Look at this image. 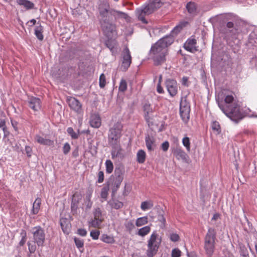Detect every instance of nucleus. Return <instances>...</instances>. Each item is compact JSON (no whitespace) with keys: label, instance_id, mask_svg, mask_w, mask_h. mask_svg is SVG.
Instances as JSON below:
<instances>
[{"label":"nucleus","instance_id":"nucleus-34","mask_svg":"<svg viewBox=\"0 0 257 257\" xmlns=\"http://www.w3.org/2000/svg\"><path fill=\"white\" fill-rule=\"evenodd\" d=\"M43 27L41 25L36 27L35 29V34L37 38L40 41H42L44 39L43 35Z\"/></svg>","mask_w":257,"mask_h":257},{"label":"nucleus","instance_id":"nucleus-10","mask_svg":"<svg viewBox=\"0 0 257 257\" xmlns=\"http://www.w3.org/2000/svg\"><path fill=\"white\" fill-rule=\"evenodd\" d=\"M166 86L171 96L176 95L178 92V86L176 80L169 79L166 81Z\"/></svg>","mask_w":257,"mask_h":257},{"label":"nucleus","instance_id":"nucleus-22","mask_svg":"<svg viewBox=\"0 0 257 257\" xmlns=\"http://www.w3.org/2000/svg\"><path fill=\"white\" fill-rule=\"evenodd\" d=\"M186 9L188 13L193 16L197 15L198 13L197 6L194 2L188 3L186 5Z\"/></svg>","mask_w":257,"mask_h":257},{"label":"nucleus","instance_id":"nucleus-54","mask_svg":"<svg viewBox=\"0 0 257 257\" xmlns=\"http://www.w3.org/2000/svg\"><path fill=\"white\" fill-rule=\"evenodd\" d=\"M161 149L164 152L168 151L169 147V143L168 141H165L161 145Z\"/></svg>","mask_w":257,"mask_h":257},{"label":"nucleus","instance_id":"nucleus-59","mask_svg":"<svg viewBox=\"0 0 257 257\" xmlns=\"http://www.w3.org/2000/svg\"><path fill=\"white\" fill-rule=\"evenodd\" d=\"M25 150L27 153V155L28 157H31V153H32V149L29 146H26Z\"/></svg>","mask_w":257,"mask_h":257},{"label":"nucleus","instance_id":"nucleus-9","mask_svg":"<svg viewBox=\"0 0 257 257\" xmlns=\"http://www.w3.org/2000/svg\"><path fill=\"white\" fill-rule=\"evenodd\" d=\"M67 102L69 107L77 113H80L82 110V104L76 98L73 97H68Z\"/></svg>","mask_w":257,"mask_h":257},{"label":"nucleus","instance_id":"nucleus-1","mask_svg":"<svg viewBox=\"0 0 257 257\" xmlns=\"http://www.w3.org/2000/svg\"><path fill=\"white\" fill-rule=\"evenodd\" d=\"M174 42L171 36H167L158 40L150 50V56L156 66L161 65L166 61L168 55V47Z\"/></svg>","mask_w":257,"mask_h":257},{"label":"nucleus","instance_id":"nucleus-61","mask_svg":"<svg viewBox=\"0 0 257 257\" xmlns=\"http://www.w3.org/2000/svg\"><path fill=\"white\" fill-rule=\"evenodd\" d=\"M0 127L3 128V130L5 132L6 128V121L5 120H1L0 121Z\"/></svg>","mask_w":257,"mask_h":257},{"label":"nucleus","instance_id":"nucleus-35","mask_svg":"<svg viewBox=\"0 0 257 257\" xmlns=\"http://www.w3.org/2000/svg\"><path fill=\"white\" fill-rule=\"evenodd\" d=\"M18 4L20 6H23L27 9H32L34 7V4L28 0H17Z\"/></svg>","mask_w":257,"mask_h":257},{"label":"nucleus","instance_id":"nucleus-11","mask_svg":"<svg viewBox=\"0 0 257 257\" xmlns=\"http://www.w3.org/2000/svg\"><path fill=\"white\" fill-rule=\"evenodd\" d=\"M143 109L144 118L147 122H149L152 119L154 108H153L150 103L147 102L143 105Z\"/></svg>","mask_w":257,"mask_h":257},{"label":"nucleus","instance_id":"nucleus-14","mask_svg":"<svg viewBox=\"0 0 257 257\" xmlns=\"http://www.w3.org/2000/svg\"><path fill=\"white\" fill-rule=\"evenodd\" d=\"M196 44V40L194 38H189L185 43L184 48L187 51L194 53L198 50Z\"/></svg>","mask_w":257,"mask_h":257},{"label":"nucleus","instance_id":"nucleus-41","mask_svg":"<svg viewBox=\"0 0 257 257\" xmlns=\"http://www.w3.org/2000/svg\"><path fill=\"white\" fill-rule=\"evenodd\" d=\"M211 128L214 131H216L217 134L221 133V127L219 122L217 121H214L211 123Z\"/></svg>","mask_w":257,"mask_h":257},{"label":"nucleus","instance_id":"nucleus-50","mask_svg":"<svg viewBox=\"0 0 257 257\" xmlns=\"http://www.w3.org/2000/svg\"><path fill=\"white\" fill-rule=\"evenodd\" d=\"M71 147L68 143H66L63 147V152L65 155H67L70 151Z\"/></svg>","mask_w":257,"mask_h":257},{"label":"nucleus","instance_id":"nucleus-39","mask_svg":"<svg viewBox=\"0 0 257 257\" xmlns=\"http://www.w3.org/2000/svg\"><path fill=\"white\" fill-rule=\"evenodd\" d=\"M127 88V85L126 80L124 79H121L118 87L119 91L124 92L126 90Z\"/></svg>","mask_w":257,"mask_h":257},{"label":"nucleus","instance_id":"nucleus-13","mask_svg":"<svg viewBox=\"0 0 257 257\" xmlns=\"http://www.w3.org/2000/svg\"><path fill=\"white\" fill-rule=\"evenodd\" d=\"M172 153L176 158L186 162L188 158L187 154L180 148L176 147L172 149Z\"/></svg>","mask_w":257,"mask_h":257},{"label":"nucleus","instance_id":"nucleus-49","mask_svg":"<svg viewBox=\"0 0 257 257\" xmlns=\"http://www.w3.org/2000/svg\"><path fill=\"white\" fill-rule=\"evenodd\" d=\"M181 255V251L177 248L172 249L171 253L172 257H180Z\"/></svg>","mask_w":257,"mask_h":257},{"label":"nucleus","instance_id":"nucleus-32","mask_svg":"<svg viewBox=\"0 0 257 257\" xmlns=\"http://www.w3.org/2000/svg\"><path fill=\"white\" fill-rule=\"evenodd\" d=\"M188 24V22L185 21L180 22L179 25H177L172 30L171 32L172 34L173 35H177L182 30L184 27H186Z\"/></svg>","mask_w":257,"mask_h":257},{"label":"nucleus","instance_id":"nucleus-46","mask_svg":"<svg viewBox=\"0 0 257 257\" xmlns=\"http://www.w3.org/2000/svg\"><path fill=\"white\" fill-rule=\"evenodd\" d=\"M67 133L73 139H76L78 138V135L74 131L71 127H69L67 130Z\"/></svg>","mask_w":257,"mask_h":257},{"label":"nucleus","instance_id":"nucleus-37","mask_svg":"<svg viewBox=\"0 0 257 257\" xmlns=\"http://www.w3.org/2000/svg\"><path fill=\"white\" fill-rule=\"evenodd\" d=\"M109 190V185L106 184L101 190L100 196L104 200H106L108 195V191Z\"/></svg>","mask_w":257,"mask_h":257},{"label":"nucleus","instance_id":"nucleus-12","mask_svg":"<svg viewBox=\"0 0 257 257\" xmlns=\"http://www.w3.org/2000/svg\"><path fill=\"white\" fill-rule=\"evenodd\" d=\"M28 105L34 112L39 111L41 108V101L40 98L32 97L29 98Z\"/></svg>","mask_w":257,"mask_h":257},{"label":"nucleus","instance_id":"nucleus-53","mask_svg":"<svg viewBox=\"0 0 257 257\" xmlns=\"http://www.w3.org/2000/svg\"><path fill=\"white\" fill-rule=\"evenodd\" d=\"M23 231H24L23 235L22 236L21 240H20V241L19 242V245L21 246H23L25 244L26 240H27L26 232L24 230Z\"/></svg>","mask_w":257,"mask_h":257},{"label":"nucleus","instance_id":"nucleus-19","mask_svg":"<svg viewBox=\"0 0 257 257\" xmlns=\"http://www.w3.org/2000/svg\"><path fill=\"white\" fill-rule=\"evenodd\" d=\"M89 123L90 125L94 128H99L101 124L100 116L98 114H91Z\"/></svg>","mask_w":257,"mask_h":257},{"label":"nucleus","instance_id":"nucleus-30","mask_svg":"<svg viewBox=\"0 0 257 257\" xmlns=\"http://www.w3.org/2000/svg\"><path fill=\"white\" fill-rule=\"evenodd\" d=\"M146 153L143 150H139L137 154V160L140 164H143L145 162Z\"/></svg>","mask_w":257,"mask_h":257},{"label":"nucleus","instance_id":"nucleus-24","mask_svg":"<svg viewBox=\"0 0 257 257\" xmlns=\"http://www.w3.org/2000/svg\"><path fill=\"white\" fill-rule=\"evenodd\" d=\"M124 226L125 231L129 233H131L136 229V225L134 220L126 219L125 220Z\"/></svg>","mask_w":257,"mask_h":257},{"label":"nucleus","instance_id":"nucleus-17","mask_svg":"<svg viewBox=\"0 0 257 257\" xmlns=\"http://www.w3.org/2000/svg\"><path fill=\"white\" fill-rule=\"evenodd\" d=\"M103 30L105 35L108 37H114L116 36V28L112 24H107L106 26L103 27Z\"/></svg>","mask_w":257,"mask_h":257},{"label":"nucleus","instance_id":"nucleus-23","mask_svg":"<svg viewBox=\"0 0 257 257\" xmlns=\"http://www.w3.org/2000/svg\"><path fill=\"white\" fill-rule=\"evenodd\" d=\"M35 140L38 143L42 145L51 146H53L54 144L53 141L49 139L44 138L39 135H36Z\"/></svg>","mask_w":257,"mask_h":257},{"label":"nucleus","instance_id":"nucleus-64","mask_svg":"<svg viewBox=\"0 0 257 257\" xmlns=\"http://www.w3.org/2000/svg\"><path fill=\"white\" fill-rule=\"evenodd\" d=\"M234 26V24L232 22H228L227 24H226V27L229 28V29H230V28H232Z\"/></svg>","mask_w":257,"mask_h":257},{"label":"nucleus","instance_id":"nucleus-3","mask_svg":"<svg viewBox=\"0 0 257 257\" xmlns=\"http://www.w3.org/2000/svg\"><path fill=\"white\" fill-rule=\"evenodd\" d=\"M163 5L161 0H152L149 4L143 9L138 10L137 12L139 20L144 24H147L145 16L153 13L155 11L160 8Z\"/></svg>","mask_w":257,"mask_h":257},{"label":"nucleus","instance_id":"nucleus-16","mask_svg":"<svg viewBox=\"0 0 257 257\" xmlns=\"http://www.w3.org/2000/svg\"><path fill=\"white\" fill-rule=\"evenodd\" d=\"M190 112V107L188 104L185 101L182 100L180 102V115L183 119L186 118H189V114Z\"/></svg>","mask_w":257,"mask_h":257},{"label":"nucleus","instance_id":"nucleus-38","mask_svg":"<svg viewBox=\"0 0 257 257\" xmlns=\"http://www.w3.org/2000/svg\"><path fill=\"white\" fill-rule=\"evenodd\" d=\"M106 172L107 174H110L113 170V165L110 160H107L105 161Z\"/></svg>","mask_w":257,"mask_h":257},{"label":"nucleus","instance_id":"nucleus-56","mask_svg":"<svg viewBox=\"0 0 257 257\" xmlns=\"http://www.w3.org/2000/svg\"><path fill=\"white\" fill-rule=\"evenodd\" d=\"M77 233L82 236H85L87 234V231L83 228H79L77 230Z\"/></svg>","mask_w":257,"mask_h":257},{"label":"nucleus","instance_id":"nucleus-7","mask_svg":"<svg viewBox=\"0 0 257 257\" xmlns=\"http://www.w3.org/2000/svg\"><path fill=\"white\" fill-rule=\"evenodd\" d=\"M32 234L35 243L38 246H43L45 241V233L44 229L40 226L32 229Z\"/></svg>","mask_w":257,"mask_h":257},{"label":"nucleus","instance_id":"nucleus-8","mask_svg":"<svg viewBox=\"0 0 257 257\" xmlns=\"http://www.w3.org/2000/svg\"><path fill=\"white\" fill-rule=\"evenodd\" d=\"M122 62L121 67L123 70L126 71L132 63V57L130 51L127 47H125L122 52Z\"/></svg>","mask_w":257,"mask_h":257},{"label":"nucleus","instance_id":"nucleus-52","mask_svg":"<svg viewBox=\"0 0 257 257\" xmlns=\"http://www.w3.org/2000/svg\"><path fill=\"white\" fill-rule=\"evenodd\" d=\"M170 239L173 242H176L179 240V235L177 233H172L170 234Z\"/></svg>","mask_w":257,"mask_h":257},{"label":"nucleus","instance_id":"nucleus-45","mask_svg":"<svg viewBox=\"0 0 257 257\" xmlns=\"http://www.w3.org/2000/svg\"><path fill=\"white\" fill-rule=\"evenodd\" d=\"M158 219V221L161 223L160 227L162 228H165L166 221L164 216L162 214L159 215Z\"/></svg>","mask_w":257,"mask_h":257},{"label":"nucleus","instance_id":"nucleus-26","mask_svg":"<svg viewBox=\"0 0 257 257\" xmlns=\"http://www.w3.org/2000/svg\"><path fill=\"white\" fill-rule=\"evenodd\" d=\"M151 226L150 225H146L138 229L136 234L139 236L144 237L147 235L151 232Z\"/></svg>","mask_w":257,"mask_h":257},{"label":"nucleus","instance_id":"nucleus-29","mask_svg":"<svg viewBox=\"0 0 257 257\" xmlns=\"http://www.w3.org/2000/svg\"><path fill=\"white\" fill-rule=\"evenodd\" d=\"M105 44L113 53L116 52L117 43L115 39H110L107 40L105 42Z\"/></svg>","mask_w":257,"mask_h":257},{"label":"nucleus","instance_id":"nucleus-6","mask_svg":"<svg viewBox=\"0 0 257 257\" xmlns=\"http://www.w3.org/2000/svg\"><path fill=\"white\" fill-rule=\"evenodd\" d=\"M122 124L117 122L109 128L108 135V141L109 145H115L120 143L122 136Z\"/></svg>","mask_w":257,"mask_h":257},{"label":"nucleus","instance_id":"nucleus-20","mask_svg":"<svg viewBox=\"0 0 257 257\" xmlns=\"http://www.w3.org/2000/svg\"><path fill=\"white\" fill-rule=\"evenodd\" d=\"M122 179L118 177L112 181H109L106 184L109 185V189H111L112 193L114 194L117 191L118 189L119 188Z\"/></svg>","mask_w":257,"mask_h":257},{"label":"nucleus","instance_id":"nucleus-42","mask_svg":"<svg viewBox=\"0 0 257 257\" xmlns=\"http://www.w3.org/2000/svg\"><path fill=\"white\" fill-rule=\"evenodd\" d=\"M106 85V77L103 73H102L99 79V85L101 88H103Z\"/></svg>","mask_w":257,"mask_h":257},{"label":"nucleus","instance_id":"nucleus-47","mask_svg":"<svg viewBox=\"0 0 257 257\" xmlns=\"http://www.w3.org/2000/svg\"><path fill=\"white\" fill-rule=\"evenodd\" d=\"M100 231L98 230H92L90 231V235L93 239L96 240L99 238Z\"/></svg>","mask_w":257,"mask_h":257},{"label":"nucleus","instance_id":"nucleus-21","mask_svg":"<svg viewBox=\"0 0 257 257\" xmlns=\"http://www.w3.org/2000/svg\"><path fill=\"white\" fill-rule=\"evenodd\" d=\"M107 204L111 209L118 210L121 209L123 206V203L116 198H111L108 202Z\"/></svg>","mask_w":257,"mask_h":257},{"label":"nucleus","instance_id":"nucleus-51","mask_svg":"<svg viewBox=\"0 0 257 257\" xmlns=\"http://www.w3.org/2000/svg\"><path fill=\"white\" fill-rule=\"evenodd\" d=\"M97 176H98L97 182L98 183H102L104 181V177L103 172L102 171H99L98 173V174H97Z\"/></svg>","mask_w":257,"mask_h":257},{"label":"nucleus","instance_id":"nucleus-5","mask_svg":"<svg viewBox=\"0 0 257 257\" xmlns=\"http://www.w3.org/2000/svg\"><path fill=\"white\" fill-rule=\"evenodd\" d=\"M216 231L213 228H209L204 237V248L207 255H213L215 248Z\"/></svg>","mask_w":257,"mask_h":257},{"label":"nucleus","instance_id":"nucleus-60","mask_svg":"<svg viewBox=\"0 0 257 257\" xmlns=\"http://www.w3.org/2000/svg\"><path fill=\"white\" fill-rule=\"evenodd\" d=\"M157 91L159 93H163L164 92L163 88L161 86L160 82L157 85Z\"/></svg>","mask_w":257,"mask_h":257},{"label":"nucleus","instance_id":"nucleus-62","mask_svg":"<svg viewBox=\"0 0 257 257\" xmlns=\"http://www.w3.org/2000/svg\"><path fill=\"white\" fill-rule=\"evenodd\" d=\"M220 215L219 213H215L213 215V217H212L211 220H214V221L220 218Z\"/></svg>","mask_w":257,"mask_h":257},{"label":"nucleus","instance_id":"nucleus-2","mask_svg":"<svg viewBox=\"0 0 257 257\" xmlns=\"http://www.w3.org/2000/svg\"><path fill=\"white\" fill-rule=\"evenodd\" d=\"M225 104L218 101V105L223 112L231 120L238 122L243 117L240 110V107L235 99V94L233 92L224 94Z\"/></svg>","mask_w":257,"mask_h":257},{"label":"nucleus","instance_id":"nucleus-36","mask_svg":"<svg viewBox=\"0 0 257 257\" xmlns=\"http://www.w3.org/2000/svg\"><path fill=\"white\" fill-rule=\"evenodd\" d=\"M153 203L151 200L143 201L141 203V208L143 211L150 209L153 207Z\"/></svg>","mask_w":257,"mask_h":257},{"label":"nucleus","instance_id":"nucleus-63","mask_svg":"<svg viewBox=\"0 0 257 257\" xmlns=\"http://www.w3.org/2000/svg\"><path fill=\"white\" fill-rule=\"evenodd\" d=\"M116 13L118 14V15L119 16L123 17L125 19H126V17H127V15L124 13L120 12H116Z\"/></svg>","mask_w":257,"mask_h":257},{"label":"nucleus","instance_id":"nucleus-58","mask_svg":"<svg viewBox=\"0 0 257 257\" xmlns=\"http://www.w3.org/2000/svg\"><path fill=\"white\" fill-rule=\"evenodd\" d=\"M182 84L188 86L189 84L188 78L187 77H183L182 79Z\"/></svg>","mask_w":257,"mask_h":257},{"label":"nucleus","instance_id":"nucleus-15","mask_svg":"<svg viewBox=\"0 0 257 257\" xmlns=\"http://www.w3.org/2000/svg\"><path fill=\"white\" fill-rule=\"evenodd\" d=\"M145 143L149 152L154 151L157 147L156 139L152 136L147 135L145 137Z\"/></svg>","mask_w":257,"mask_h":257},{"label":"nucleus","instance_id":"nucleus-44","mask_svg":"<svg viewBox=\"0 0 257 257\" xmlns=\"http://www.w3.org/2000/svg\"><path fill=\"white\" fill-rule=\"evenodd\" d=\"M75 243L78 248H82L84 246V240L79 238L74 237Z\"/></svg>","mask_w":257,"mask_h":257},{"label":"nucleus","instance_id":"nucleus-55","mask_svg":"<svg viewBox=\"0 0 257 257\" xmlns=\"http://www.w3.org/2000/svg\"><path fill=\"white\" fill-rule=\"evenodd\" d=\"M94 217L96 218H102L101 211L99 208L95 210L94 213Z\"/></svg>","mask_w":257,"mask_h":257},{"label":"nucleus","instance_id":"nucleus-48","mask_svg":"<svg viewBox=\"0 0 257 257\" xmlns=\"http://www.w3.org/2000/svg\"><path fill=\"white\" fill-rule=\"evenodd\" d=\"M28 249L30 254L34 253L36 250V243H31L30 242H28Z\"/></svg>","mask_w":257,"mask_h":257},{"label":"nucleus","instance_id":"nucleus-27","mask_svg":"<svg viewBox=\"0 0 257 257\" xmlns=\"http://www.w3.org/2000/svg\"><path fill=\"white\" fill-rule=\"evenodd\" d=\"M100 240L107 244H112L115 242L114 237L107 234H102L100 236Z\"/></svg>","mask_w":257,"mask_h":257},{"label":"nucleus","instance_id":"nucleus-43","mask_svg":"<svg viewBox=\"0 0 257 257\" xmlns=\"http://www.w3.org/2000/svg\"><path fill=\"white\" fill-rule=\"evenodd\" d=\"M182 143L188 152L190 151V142L188 137H185L182 140Z\"/></svg>","mask_w":257,"mask_h":257},{"label":"nucleus","instance_id":"nucleus-18","mask_svg":"<svg viewBox=\"0 0 257 257\" xmlns=\"http://www.w3.org/2000/svg\"><path fill=\"white\" fill-rule=\"evenodd\" d=\"M81 195L79 192H76L74 193L72 197L71 208L72 211L75 210L78 208V205L81 200Z\"/></svg>","mask_w":257,"mask_h":257},{"label":"nucleus","instance_id":"nucleus-28","mask_svg":"<svg viewBox=\"0 0 257 257\" xmlns=\"http://www.w3.org/2000/svg\"><path fill=\"white\" fill-rule=\"evenodd\" d=\"M41 205V199L40 198H37L33 203V208L32 209V213L33 214H37L40 209Z\"/></svg>","mask_w":257,"mask_h":257},{"label":"nucleus","instance_id":"nucleus-4","mask_svg":"<svg viewBox=\"0 0 257 257\" xmlns=\"http://www.w3.org/2000/svg\"><path fill=\"white\" fill-rule=\"evenodd\" d=\"M162 242V238L159 237L157 231H154L147 241V255L153 257L156 255Z\"/></svg>","mask_w":257,"mask_h":257},{"label":"nucleus","instance_id":"nucleus-25","mask_svg":"<svg viewBox=\"0 0 257 257\" xmlns=\"http://www.w3.org/2000/svg\"><path fill=\"white\" fill-rule=\"evenodd\" d=\"M112 148L111 151L112 158L114 159L115 158L120 156L122 154V149L120 145V143L115 145H110Z\"/></svg>","mask_w":257,"mask_h":257},{"label":"nucleus","instance_id":"nucleus-57","mask_svg":"<svg viewBox=\"0 0 257 257\" xmlns=\"http://www.w3.org/2000/svg\"><path fill=\"white\" fill-rule=\"evenodd\" d=\"M61 227H62V229L63 232L65 233L68 234L69 232V230H70L69 225H67L66 227H64L63 223L61 222Z\"/></svg>","mask_w":257,"mask_h":257},{"label":"nucleus","instance_id":"nucleus-31","mask_svg":"<svg viewBox=\"0 0 257 257\" xmlns=\"http://www.w3.org/2000/svg\"><path fill=\"white\" fill-rule=\"evenodd\" d=\"M149 222L148 217L147 216L138 218L135 222L137 227H141L147 224Z\"/></svg>","mask_w":257,"mask_h":257},{"label":"nucleus","instance_id":"nucleus-33","mask_svg":"<svg viewBox=\"0 0 257 257\" xmlns=\"http://www.w3.org/2000/svg\"><path fill=\"white\" fill-rule=\"evenodd\" d=\"M103 218H96L94 219L89 222V227H92L95 228H100V226L103 221Z\"/></svg>","mask_w":257,"mask_h":257},{"label":"nucleus","instance_id":"nucleus-40","mask_svg":"<svg viewBox=\"0 0 257 257\" xmlns=\"http://www.w3.org/2000/svg\"><path fill=\"white\" fill-rule=\"evenodd\" d=\"M100 15L103 17H106L109 11V6L105 5L104 7L100 6L99 8Z\"/></svg>","mask_w":257,"mask_h":257}]
</instances>
